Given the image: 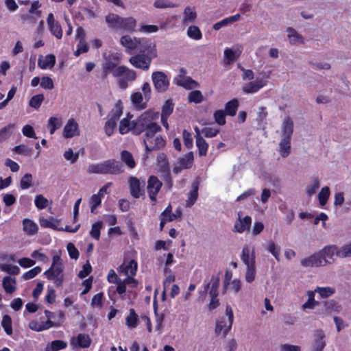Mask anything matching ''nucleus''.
<instances>
[{"instance_id":"obj_1","label":"nucleus","mask_w":351,"mask_h":351,"mask_svg":"<svg viewBox=\"0 0 351 351\" xmlns=\"http://www.w3.org/2000/svg\"><path fill=\"white\" fill-rule=\"evenodd\" d=\"M159 118V113L149 110L142 113L134 120V134L138 135L144 132L143 135L147 136V143H149V137L152 132H158L161 127L157 123Z\"/></svg>"},{"instance_id":"obj_2","label":"nucleus","mask_w":351,"mask_h":351,"mask_svg":"<svg viewBox=\"0 0 351 351\" xmlns=\"http://www.w3.org/2000/svg\"><path fill=\"white\" fill-rule=\"evenodd\" d=\"M123 171V164L114 159H108L99 163L91 164L87 168V172L90 174L118 175Z\"/></svg>"},{"instance_id":"obj_3","label":"nucleus","mask_w":351,"mask_h":351,"mask_svg":"<svg viewBox=\"0 0 351 351\" xmlns=\"http://www.w3.org/2000/svg\"><path fill=\"white\" fill-rule=\"evenodd\" d=\"M157 133L158 132H152L150 134L148 141L149 143H147V136L143 135V144L147 151L151 152L154 150H158L165 146V141L160 135L157 134Z\"/></svg>"},{"instance_id":"obj_4","label":"nucleus","mask_w":351,"mask_h":351,"mask_svg":"<svg viewBox=\"0 0 351 351\" xmlns=\"http://www.w3.org/2000/svg\"><path fill=\"white\" fill-rule=\"evenodd\" d=\"M318 252L322 255L321 258H323L322 262L324 265L333 263L335 256L341 257V249L339 250L335 245L325 246Z\"/></svg>"},{"instance_id":"obj_5","label":"nucleus","mask_w":351,"mask_h":351,"mask_svg":"<svg viewBox=\"0 0 351 351\" xmlns=\"http://www.w3.org/2000/svg\"><path fill=\"white\" fill-rule=\"evenodd\" d=\"M155 57L145 56L144 53H138L130 57L129 62L136 69L143 71L149 70L152 61Z\"/></svg>"},{"instance_id":"obj_6","label":"nucleus","mask_w":351,"mask_h":351,"mask_svg":"<svg viewBox=\"0 0 351 351\" xmlns=\"http://www.w3.org/2000/svg\"><path fill=\"white\" fill-rule=\"evenodd\" d=\"M152 80L155 89L159 93L165 92L169 86V80L162 71H154L152 75Z\"/></svg>"},{"instance_id":"obj_7","label":"nucleus","mask_w":351,"mask_h":351,"mask_svg":"<svg viewBox=\"0 0 351 351\" xmlns=\"http://www.w3.org/2000/svg\"><path fill=\"white\" fill-rule=\"evenodd\" d=\"M63 270L64 268L51 266L45 271L44 275L48 280H53L56 287H58L64 281Z\"/></svg>"},{"instance_id":"obj_8","label":"nucleus","mask_w":351,"mask_h":351,"mask_svg":"<svg viewBox=\"0 0 351 351\" xmlns=\"http://www.w3.org/2000/svg\"><path fill=\"white\" fill-rule=\"evenodd\" d=\"M139 45L137 47L138 53H144L145 56L156 57L157 51L154 41L147 38H140Z\"/></svg>"},{"instance_id":"obj_9","label":"nucleus","mask_w":351,"mask_h":351,"mask_svg":"<svg viewBox=\"0 0 351 351\" xmlns=\"http://www.w3.org/2000/svg\"><path fill=\"white\" fill-rule=\"evenodd\" d=\"M162 186V182L156 176H150L148 179L147 191L150 199L155 202L156 195Z\"/></svg>"},{"instance_id":"obj_10","label":"nucleus","mask_w":351,"mask_h":351,"mask_svg":"<svg viewBox=\"0 0 351 351\" xmlns=\"http://www.w3.org/2000/svg\"><path fill=\"white\" fill-rule=\"evenodd\" d=\"M326 345V335L322 330H316L313 334L311 351H324Z\"/></svg>"},{"instance_id":"obj_11","label":"nucleus","mask_w":351,"mask_h":351,"mask_svg":"<svg viewBox=\"0 0 351 351\" xmlns=\"http://www.w3.org/2000/svg\"><path fill=\"white\" fill-rule=\"evenodd\" d=\"M238 218L236 221L233 231L237 233H243L246 230H248L251 226L252 223V218L251 217L246 215L243 218L241 217L242 216V212L239 211L238 213Z\"/></svg>"},{"instance_id":"obj_12","label":"nucleus","mask_w":351,"mask_h":351,"mask_svg":"<svg viewBox=\"0 0 351 351\" xmlns=\"http://www.w3.org/2000/svg\"><path fill=\"white\" fill-rule=\"evenodd\" d=\"M119 86L122 89H125L128 86V83L133 82L136 78V73L134 70L130 69L124 66V69L121 72V75L119 76Z\"/></svg>"},{"instance_id":"obj_13","label":"nucleus","mask_w":351,"mask_h":351,"mask_svg":"<svg viewBox=\"0 0 351 351\" xmlns=\"http://www.w3.org/2000/svg\"><path fill=\"white\" fill-rule=\"evenodd\" d=\"M319 252L314 253L313 254L302 258L300 261V265L303 267H318L324 266L322 262V258Z\"/></svg>"},{"instance_id":"obj_14","label":"nucleus","mask_w":351,"mask_h":351,"mask_svg":"<svg viewBox=\"0 0 351 351\" xmlns=\"http://www.w3.org/2000/svg\"><path fill=\"white\" fill-rule=\"evenodd\" d=\"M79 135L80 131L77 123L73 118L69 119L63 130V136L66 138H70Z\"/></svg>"},{"instance_id":"obj_15","label":"nucleus","mask_w":351,"mask_h":351,"mask_svg":"<svg viewBox=\"0 0 351 351\" xmlns=\"http://www.w3.org/2000/svg\"><path fill=\"white\" fill-rule=\"evenodd\" d=\"M137 268V263L134 260H131L128 263H123L118 268V271L127 277L134 276L136 274Z\"/></svg>"},{"instance_id":"obj_16","label":"nucleus","mask_w":351,"mask_h":351,"mask_svg":"<svg viewBox=\"0 0 351 351\" xmlns=\"http://www.w3.org/2000/svg\"><path fill=\"white\" fill-rule=\"evenodd\" d=\"M241 259L246 267L255 265L254 249H250L247 245H245L242 249Z\"/></svg>"},{"instance_id":"obj_17","label":"nucleus","mask_w":351,"mask_h":351,"mask_svg":"<svg viewBox=\"0 0 351 351\" xmlns=\"http://www.w3.org/2000/svg\"><path fill=\"white\" fill-rule=\"evenodd\" d=\"M91 343L90 338L88 335L86 334H79L76 337H73L71 340V346L75 348H88L90 346Z\"/></svg>"},{"instance_id":"obj_18","label":"nucleus","mask_w":351,"mask_h":351,"mask_svg":"<svg viewBox=\"0 0 351 351\" xmlns=\"http://www.w3.org/2000/svg\"><path fill=\"white\" fill-rule=\"evenodd\" d=\"M104 75L106 76L109 73H112L115 77L121 75V72L124 69V66H117L116 63L112 61H107L103 66Z\"/></svg>"},{"instance_id":"obj_19","label":"nucleus","mask_w":351,"mask_h":351,"mask_svg":"<svg viewBox=\"0 0 351 351\" xmlns=\"http://www.w3.org/2000/svg\"><path fill=\"white\" fill-rule=\"evenodd\" d=\"M293 126V120L289 117H285L282 123L280 138H291Z\"/></svg>"},{"instance_id":"obj_20","label":"nucleus","mask_w":351,"mask_h":351,"mask_svg":"<svg viewBox=\"0 0 351 351\" xmlns=\"http://www.w3.org/2000/svg\"><path fill=\"white\" fill-rule=\"evenodd\" d=\"M266 85V82L263 79H256L254 82L246 84L243 90L247 94L255 93Z\"/></svg>"},{"instance_id":"obj_21","label":"nucleus","mask_w":351,"mask_h":351,"mask_svg":"<svg viewBox=\"0 0 351 351\" xmlns=\"http://www.w3.org/2000/svg\"><path fill=\"white\" fill-rule=\"evenodd\" d=\"M140 38L132 37L130 35L123 36L120 39L121 44L128 50L137 49Z\"/></svg>"},{"instance_id":"obj_22","label":"nucleus","mask_w":351,"mask_h":351,"mask_svg":"<svg viewBox=\"0 0 351 351\" xmlns=\"http://www.w3.org/2000/svg\"><path fill=\"white\" fill-rule=\"evenodd\" d=\"M287 32L289 41L291 45H295L304 43V38L293 27H288L287 29Z\"/></svg>"},{"instance_id":"obj_23","label":"nucleus","mask_w":351,"mask_h":351,"mask_svg":"<svg viewBox=\"0 0 351 351\" xmlns=\"http://www.w3.org/2000/svg\"><path fill=\"white\" fill-rule=\"evenodd\" d=\"M130 189L132 196L134 198H138L143 193L141 182L136 178L132 177L130 179Z\"/></svg>"},{"instance_id":"obj_24","label":"nucleus","mask_w":351,"mask_h":351,"mask_svg":"<svg viewBox=\"0 0 351 351\" xmlns=\"http://www.w3.org/2000/svg\"><path fill=\"white\" fill-rule=\"evenodd\" d=\"M278 152L282 158H287L291 153V138H280Z\"/></svg>"},{"instance_id":"obj_25","label":"nucleus","mask_w":351,"mask_h":351,"mask_svg":"<svg viewBox=\"0 0 351 351\" xmlns=\"http://www.w3.org/2000/svg\"><path fill=\"white\" fill-rule=\"evenodd\" d=\"M38 230L37 224L32 220L25 218L23 220V230L29 236L35 234Z\"/></svg>"},{"instance_id":"obj_26","label":"nucleus","mask_w":351,"mask_h":351,"mask_svg":"<svg viewBox=\"0 0 351 351\" xmlns=\"http://www.w3.org/2000/svg\"><path fill=\"white\" fill-rule=\"evenodd\" d=\"M56 64V57L54 55L49 54L45 57L40 56L38 60V65L40 68L45 69L53 67Z\"/></svg>"},{"instance_id":"obj_27","label":"nucleus","mask_w":351,"mask_h":351,"mask_svg":"<svg viewBox=\"0 0 351 351\" xmlns=\"http://www.w3.org/2000/svg\"><path fill=\"white\" fill-rule=\"evenodd\" d=\"M40 225L45 228H51L56 230H62L63 228H58L59 221L53 217L48 219L40 217L39 219Z\"/></svg>"},{"instance_id":"obj_28","label":"nucleus","mask_w":351,"mask_h":351,"mask_svg":"<svg viewBox=\"0 0 351 351\" xmlns=\"http://www.w3.org/2000/svg\"><path fill=\"white\" fill-rule=\"evenodd\" d=\"M176 80L177 85L182 86L186 89H193L198 86V83L190 77H180Z\"/></svg>"},{"instance_id":"obj_29","label":"nucleus","mask_w":351,"mask_h":351,"mask_svg":"<svg viewBox=\"0 0 351 351\" xmlns=\"http://www.w3.org/2000/svg\"><path fill=\"white\" fill-rule=\"evenodd\" d=\"M136 26V21L133 17H122L119 29L128 32H134Z\"/></svg>"},{"instance_id":"obj_30","label":"nucleus","mask_w":351,"mask_h":351,"mask_svg":"<svg viewBox=\"0 0 351 351\" xmlns=\"http://www.w3.org/2000/svg\"><path fill=\"white\" fill-rule=\"evenodd\" d=\"M198 197V185L196 183L192 184V189L188 193V199L186 201V206L191 208Z\"/></svg>"},{"instance_id":"obj_31","label":"nucleus","mask_w":351,"mask_h":351,"mask_svg":"<svg viewBox=\"0 0 351 351\" xmlns=\"http://www.w3.org/2000/svg\"><path fill=\"white\" fill-rule=\"evenodd\" d=\"M122 17L113 13L106 16V22L110 28L119 29Z\"/></svg>"},{"instance_id":"obj_32","label":"nucleus","mask_w":351,"mask_h":351,"mask_svg":"<svg viewBox=\"0 0 351 351\" xmlns=\"http://www.w3.org/2000/svg\"><path fill=\"white\" fill-rule=\"evenodd\" d=\"M131 101L135 108L138 110L145 109L147 106L146 103L143 102V97L140 92H136L131 95Z\"/></svg>"},{"instance_id":"obj_33","label":"nucleus","mask_w":351,"mask_h":351,"mask_svg":"<svg viewBox=\"0 0 351 351\" xmlns=\"http://www.w3.org/2000/svg\"><path fill=\"white\" fill-rule=\"evenodd\" d=\"M134 120L132 122L128 118H124L120 121L119 130L121 134H125L132 130L134 132Z\"/></svg>"},{"instance_id":"obj_34","label":"nucleus","mask_w":351,"mask_h":351,"mask_svg":"<svg viewBox=\"0 0 351 351\" xmlns=\"http://www.w3.org/2000/svg\"><path fill=\"white\" fill-rule=\"evenodd\" d=\"M319 186V179L317 177H313L312 178L311 182L306 186L305 189V192L307 194V195L312 196L316 193Z\"/></svg>"},{"instance_id":"obj_35","label":"nucleus","mask_w":351,"mask_h":351,"mask_svg":"<svg viewBox=\"0 0 351 351\" xmlns=\"http://www.w3.org/2000/svg\"><path fill=\"white\" fill-rule=\"evenodd\" d=\"M121 160L130 169H133L136 166V162L132 154L127 151L123 150L121 152Z\"/></svg>"},{"instance_id":"obj_36","label":"nucleus","mask_w":351,"mask_h":351,"mask_svg":"<svg viewBox=\"0 0 351 351\" xmlns=\"http://www.w3.org/2000/svg\"><path fill=\"white\" fill-rule=\"evenodd\" d=\"M138 316L134 309L130 308L128 315L125 318V324L130 328H134L137 326Z\"/></svg>"},{"instance_id":"obj_37","label":"nucleus","mask_w":351,"mask_h":351,"mask_svg":"<svg viewBox=\"0 0 351 351\" xmlns=\"http://www.w3.org/2000/svg\"><path fill=\"white\" fill-rule=\"evenodd\" d=\"M197 18V13L195 8L186 6L184 10V23H189L195 21Z\"/></svg>"},{"instance_id":"obj_38","label":"nucleus","mask_w":351,"mask_h":351,"mask_svg":"<svg viewBox=\"0 0 351 351\" xmlns=\"http://www.w3.org/2000/svg\"><path fill=\"white\" fill-rule=\"evenodd\" d=\"M239 108V101L234 99L226 103L225 106V113L228 116H234Z\"/></svg>"},{"instance_id":"obj_39","label":"nucleus","mask_w":351,"mask_h":351,"mask_svg":"<svg viewBox=\"0 0 351 351\" xmlns=\"http://www.w3.org/2000/svg\"><path fill=\"white\" fill-rule=\"evenodd\" d=\"M123 113V107L121 102H118L115 104L114 107L110 111L109 114V120L112 121L115 123L119 119Z\"/></svg>"},{"instance_id":"obj_40","label":"nucleus","mask_w":351,"mask_h":351,"mask_svg":"<svg viewBox=\"0 0 351 351\" xmlns=\"http://www.w3.org/2000/svg\"><path fill=\"white\" fill-rule=\"evenodd\" d=\"M16 280L10 276H5L3 280V287L8 293H12L16 290Z\"/></svg>"},{"instance_id":"obj_41","label":"nucleus","mask_w":351,"mask_h":351,"mask_svg":"<svg viewBox=\"0 0 351 351\" xmlns=\"http://www.w3.org/2000/svg\"><path fill=\"white\" fill-rule=\"evenodd\" d=\"M62 123L61 119L55 117H50L47 123V128L49 130L50 134H53L57 129L61 127Z\"/></svg>"},{"instance_id":"obj_42","label":"nucleus","mask_w":351,"mask_h":351,"mask_svg":"<svg viewBox=\"0 0 351 351\" xmlns=\"http://www.w3.org/2000/svg\"><path fill=\"white\" fill-rule=\"evenodd\" d=\"M314 292L319 293L322 298H326L333 295L335 293V289L331 287H317Z\"/></svg>"},{"instance_id":"obj_43","label":"nucleus","mask_w":351,"mask_h":351,"mask_svg":"<svg viewBox=\"0 0 351 351\" xmlns=\"http://www.w3.org/2000/svg\"><path fill=\"white\" fill-rule=\"evenodd\" d=\"M220 279L219 276H213L211 277L209 287V295L219 294L218 289L219 287Z\"/></svg>"},{"instance_id":"obj_44","label":"nucleus","mask_w":351,"mask_h":351,"mask_svg":"<svg viewBox=\"0 0 351 351\" xmlns=\"http://www.w3.org/2000/svg\"><path fill=\"white\" fill-rule=\"evenodd\" d=\"M193 162V154L189 152L179 160V165L181 168L188 169L191 167Z\"/></svg>"},{"instance_id":"obj_45","label":"nucleus","mask_w":351,"mask_h":351,"mask_svg":"<svg viewBox=\"0 0 351 351\" xmlns=\"http://www.w3.org/2000/svg\"><path fill=\"white\" fill-rule=\"evenodd\" d=\"M330 189L328 186H324L323 187L319 193H318V199L319 202V204L323 206L326 205L327 203V201L330 196Z\"/></svg>"},{"instance_id":"obj_46","label":"nucleus","mask_w":351,"mask_h":351,"mask_svg":"<svg viewBox=\"0 0 351 351\" xmlns=\"http://www.w3.org/2000/svg\"><path fill=\"white\" fill-rule=\"evenodd\" d=\"M326 310L330 313H339L341 311V306L334 300H330L324 302Z\"/></svg>"},{"instance_id":"obj_47","label":"nucleus","mask_w":351,"mask_h":351,"mask_svg":"<svg viewBox=\"0 0 351 351\" xmlns=\"http://www.w3.org/2000/svg\"><path fill=\"white\" fill-rule=\"evenodd\" d=\"M196 145L198 148L199 155L206 156L208 148V145L206 141L202 137H199L196 140Z\"/></svg>"},{"instance_id":"obj_48","label":"nucleus","mask_w":351,"mask_h":351,"mask_svg":"<svg viewBox=\"0 0 351 351\" xmlns=\"http://www.w3.org/2000/svg\"><path fill=\"white\" fill-rule=\"evenodd\" d=\"M1 325L7 335H11L12 334V319L10 315H3Z\"/></svg>"},{"instance_id":"obj_49","label":"nucleus","mask_w":351,"mask_h":351,"mask_svg":"<svg viewBox=\"0 0 351 351\" xmlns=\"http://www.w3.org/2000/svg\"><path fill=\"white\" fill-rule=\"evenodd\" d=\"M187 35L192 39L199 40L202 37L199 28L195 25H191L188 28Z\"/></svg>"},{"instance_id":"obj_50","label":"nucleus","mask_w":351,"mask_h":351,"mask_svg":"<svg viewBox=\"0 0 351 351\" xmlns=\"http://www.w3.org/2000/svg\"><path fill=\"white\" fill-rule=\"evenodd\" d=\"M314 291H308V300L303 304L302 308L303 310L309 308L313 309L315 306L317 304V302H316L314 299Z\"/></svg>"},{"instance_id":"obj_51","label":"nucleus","mask_w":351,"mask_h":351,"mask_svg":"<svg viewBox=\"0 0 351 351\" xmlns=\"http://www.w3.org/2000/svg\"><path fill=\"white\" fill-rule=\"evenodd\" d=\"M66 342L62 340H55L51 341L47 347H49V349L51 351H58L66 348Z\"/></svg>"},{"instance_id":"obj_52","label":"nucleus","mask_w":351,"mask_h":351,"mask_svg":"<svg viewBox=\"0 0 351 351\" xmlns=\"http://www.w3.org/2000/svg\"><path fill=\"white\" fill-rule=\"evenodd\" d=\"M256 265H252L246 267V271L245 274V278L247 282L252 283L256 277Z\"/></svg>"},{"instance_id":"obj_53","label":"nucleus","mask_w":351,"mask_h":351,"mask_svg":"<svg viewBox=\"0 0 351 351\" xmlns=\"http://www.w3.org/2000/svg\"><path fill=\"white\" fill-rule=\"evenodd\" d=\"M14 128L15 125L14 123H10L0 130V141L8 139L11 134V131L14 130Z\"/></svg>"},{"instance_id":"obj_54","label":"nucleus","mask_w":351,"mask_h":351,"mask_svg":"<svg viewBox=\"0 0 351 351\" xmlns=\"http://www.w3.org/2000/svg\"><path fill=\"white\" fill-rule=\"evenodd\" d=\"M44 100V95L43 94H38L33 96L29 100V105L34 108L38 109Z\"/></svg>"},{"instance_id":"obj_55","label":"nucleus","mask_w":351,"mask_h":351,"mask_svg":"<svg viewBox=\"0 0 351 351\" xmlns=\"http://www.w3.org/2000/svg\"><path fill=\"white\" fill-rule=\"evenodd\" d=\"M102 228V222L99 221L92 225L90 232V236L95 240H99L100 237V231Z\"/></svg>"},{"instance_id":"obj_56","label":"nucleus","mask_w":351,"mask_h":351,"mask_svg":"<svg viewBox=\"0 0 351 351\" xmlns=\"http://www.w3.org/2000/svg\"><path fill=\"white\" fill-rule=\"evenodd\" d=\"M102 197L99 195L94 194L90 199V212L95 213V209L101 204Z\"/></svg>"},{"instance_id":"obj_57","label":"nucleus","mask_w":351,"mask_h":351,"mask_svg":"<svg viewBox=\"0 0 351 351\" xmlns=\"http://www.w3.org/2000/svg\"><path fill=\"white\" fill-rule=\"evenodd\" d=\"M32 176L30 173H25L21 178L20 186L22 189H27L32 186Z\"/></svg>"},{"instance_id":"obj_58","label":"nucleus","mask_w":351,"mask_h":351,"mask_svg":"<svg viewBox=\"0 0 351 351\" xmlns=\"http://www.w3.org/2000/svg\"><path fill=\"white\" fill-rule=\"evenodd\" d=\"M34 203L38 209H44L48 206V200L43 195H37Z\"/></svg>"},{"instance_id":"obj_59","label":"nucleus","mask_w":351,"mask_h":351,"mask_svg":"<svg viewBox=\"0 0 351 351\" xmlns=\"http://www.w3.org/2000/svg\"><path fill=\"white\" fill-rule=\"evenodd\" d=\"M51 33L58 39H60L62 37V29L58 22L55 24L49 26Z\"/></svg>"},{"instance_id":"obj_60","label":"nucleus","mask_w":351,"mask_h":351,"mask_svg":"<svg viewBox=\"0 0 351 351\" xmlns=\"http://www.w3.org/2000/svg\"><path fill=\"white\" fill-rule=\"evenodd\" d=\"M189 100L190 102L199 104L203 100V95L199 90H193L189 93Z\"/></svg>"},{"instance_id":"obj_61","label":"nucleus","mask_w":351,"mask_h":351,"mask_svg":"<svg viewBox=\"0 0 351 351\" xmlns=\"http://www.w3.org/2000/svg\"><path fill=\"white\" fill-rule=\"evenodd\" d=\"M154 6L156 8H176V4L171 3L166 0H156L154 3Z\"/></svg>"},{"instance_id":"obj_62","label":"nucleus","mask_w":351,"mask_h":351,"mask_svg":"<svg viewBox=\"0 0 351 351\" xmlns=\"http://www.w3.org/2000/svg\"><path fill=\"white\" fill-rule=\"evenodd\" d=\"M88 45L85 40L79 41L77 45V49L74 52L75 56H79L83 53H86L88 51Z\"/></svg>"},{"instance_id":"obj_63","label":"nucleus","mask_w":351,"mask_h":351,"mask_svg":"<svg viewBox=\"0 0 351 351\" xmlns=\"http://www.w3.org/2000/svg\"><path fill=\"white\" fill-rule=\"evenodd\" d=\"M267 250L276 258L277 261H279V256L280 253V247L276 245L273 242H269L267 246Z\"/></svg>"},{"instance_id":"obj_64","label":"nucleus","mask_w":351,"mask_h":351,"mask_svg":"<svg viewBox=\"0 0 351 351\" xmlns=\"http://www.w3.org/2000/svg\"><path fill=\"white\" fill-rule=\"evenodd\" d=\"M202 132L206 137L212 138L219 132V130L215 127H205L202 129Z\"/></svg>"}]
</instances>
